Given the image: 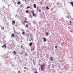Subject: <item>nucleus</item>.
<instances>
[{
  "mask_svg": "<svg viewBox=\"0 0 73 73\" xmlns=\"http://www.w3.org/2000/svg\"><path fill=\"white\" fill-rule=\"evenodd\" d=\"M44 66L45 64H42L41 66V70H42V71H43L44 70V68H45V67H44Z\"/></svg>",
  "mask_w": 73,
  "mask_h": 73,
  "instance_id": "nucleus-1",
  "label": "nucleus"
},
{
  "mask_svg": "<svg viewBox=\"0 0 73 73\" xmlns=\"http://www.w3.org/2000/svg\"><path fill=\"white\" fill-rule=\"evenodd\" d=\"M31 12L33 14H34V13H35V12L34 11V10H32L31 11Z\"/></svg>",
  "mask_w": 73,
  "mask_h": 73,
  "instance_id": "nucleus-2",
  "label": "nucleus"
},
{
  "mask_svg": "<svg viewBox=\"0 0 73 73\" xmlns=\"http://www.w3.org/2000/svg\"><path fill=\"white\" fill-rule=\"evenodd\" d=\"M12 23L13 25H14V24H15V21H12Z\"/></svg>",
  "mask_w": 73,
  "mask_h": 73,
  "instance_id": "nucleus-3",
  "label": "nucleus"
},
{
  "mask_svg": "<svg viewBox=\"0 0 73 73\" xmlns=\"http://www.w3.org/2000/svg\"><path fill=\"white\" fill-rule=\"evenodd\" d=\"M43 38L44 39V41L45 42L46 41V38Z\"/></svg>",
  "mask_w": 73,
  "mask_h": 73,
  "instance_id": "nucleus-4",
  "label": "nucleus"
},
{
  "mask_svg": "<svg viewBox=\"0 0 73 73\" xmlns=\"http://www.w3.org/2000/svg\"><path fill=\"white\" fill-rule=\"evenodd\" d=\"M34 8H36V4H34Z\"/></svg>",
  "mask_w": 73,
  "mask_h": 73,
  "instance_id": "nucleus-5",
  "label": "nucleus"
},
{
  "mask_svg": "<svg viewBox=\"0 0 73 73\" xmlns=\"http://www.w3.org/2000/svg\"><path fill=\"white\" fill-rule=\"evenodd\" d=\"M46 36H48L49 35V33H48L47 32H46Z\"/></svg>",
  "mask_w": 73,
  "mask_h": 73,
  "instance_id": "nucleus-6",
  "label": "nucleus"
},
{
  "mask_svg": "<svg viewBox=\"0 0 73 73\" xmlns=\"http://www.w3.org/2000/svg\"><path fill=\"white\" fill-rule=\"evenodd\" d=\"M33 16H34V17H36V14H34H34H33Z\"/></svg>",
  "mask_w": 73,
  "mask_h": 73,
  "instance_id": "nucleus-7",
  "label": "nucleus"
},
{
  "mask_svg": "<svg viewBox=\"0 0 73 73\" xmlns=\"http://www.w3.org/2000/svg\"><path fill=\"white\" fill-rule=\"evenodd\" d=\"M50 60H51V61H53V57H51L50 58Z\"/></svg>",
  "mask_w": 73,
  "mask_h": 73,
  "instance_id": "nucleus-8",
  "label": "nucleus"
},
{
  "mask_svg": "<svg viewBox=\"0 0 73 73\" xmlns=\"http://www.w3.org/2000/svg\"><path fill=\"white\" fill-rule=\"evenodd\" d=\"M12 36L13 37H15V35H14V34H12Z\"/></svg>",
  "mask_w": 73,
  "mask_h": 73,
  "instance_id": "nucleus-9",
  "label": "nucleus"
},
{
  "mask_svg": "<svg viewBox=\"0 0 73 73\" xmlns=\"http://www.w3.org/2000/svg\"><path fill=\"white\" fill-rule=\"evenodd\" d=\"M17 4L18 5H19V4H20V1H19L17 3Z\"/></svg>",
  "mask_w": 73,
  "mask_h": 73,
  "instance_id": "nucleus-10",
  "label": "nucleus"
},
{
  "mask_svg": "<svg viewBox=\"0 0 73 73\" xmlns=\"http://www.w3.org/2000/svg\"><path fill=\"white\" fill-rule=\"evenodd\" d=\"M32 44V42H30L29 44V45L30 46H31Z\"/></svg>",
  "mask_w": 73,
  "mask_h": 73,
  "instance_id": "nucleus-11",
  "label": "nucleus"
},
{
  "mask_svg": "<svg viewBox=\"0 0 73 73\" xmlns=\"http://www.w3.org/2000/svg\"><path fill=\"white\" fill-rule=\"evenodd\" d=\"M71 5H72V7H73V2H71Z\"/></svg>",
  "mask_w": 73,
  "mask_h": 73,
  "instance_id": "nucleus-12",
  "label": "nucleus"
},
{
  "mask_svg": "<svg viewBox=\"0 0 73 73\" xmlns=\"http://www.w3.org/2000/svg\"><path fill=\"white\" fill-rule=\"evenodd\" d=\"M3 46H4V47H5V48H6V45H5V44H4L3 45Z\"/></svg>",
  "mask_w": 73,
  "mask_h": 73,
  "instance_id": "nucleus-13",
  "label": "nucleus"
},
{
  "mask_svg": "<svg viewBox=\"0 0 73 73\" xmlns=\"http://www.w3.org/2000/svg\"><path fill=\"white\" fill-rule=\"evenodd\" d=\"M46 8L47 9V10L49 9V8H48V7H46Z\"/></svg>",
  "mask_w": 73,
  "mask_h": 73,
  "instance_id": "nucleus-14",
  "label": "nucleus"
},
{
  "mask_svg": "<svg viewBox=\"0 0 73 73\" xmlns=\"http://www.w3.org/2000/svg\"><path fill=\"white\" fill-rule=\"evenodd\" d=\"M25 27H28V25L26 24V25H25Z\"/></svg>",
  "mask_w": 73,
  "mask_h": 73,
  "instance_id": "nucleus-15",
  "label": "nucleus"
},
{
  "mask_svg": "<svg viewBox=\"0 0 73 73\" xmlns=\"http://www.w3.org/2000/svg\"><path fill=\"white\" fill-rule=\"evenodd\" d=\"M2 29H3V30L4 29V27H3L2 28Z\"/></svg>",
  "mask_w": 73,
  "mask_h": 73,
  "instance_id": "nucleus-16",
  "label": "nucleus"
},
{
  "mask_svg": "<svg viewBox=\"0 0 73 73\" xmlns=\"http://www.w3.org/2000/svg\"><path fill=\"white\" fill-rule=\"evenodd\" d=\"M13 52H14V53H15V54H16V52H15V51H14Z\"/></svg>",
  "mask_w": 73,
  "mask_h": 73,
  "instance_id": "nucleus-17",
  "label": "nucleus"
},
{
  "mask_svg": "<svg viewBox=\"0 0 73 73\" xmlns=\"http://www.w3.org/2000/svg\"><path fill=\"white\" fill-rule=\"evenodd\" d=\"M30 8V7L29 6H28L27 7V9H28V8Z\"/></svg>",
  "mask_w": 73,
  "mask_h": 73,
  "instance_id": "nucleus-18",
  "label": "nucleus"
},
{
  "mask_svg": "<svg viewBox=\"0 0 73 73\" xmlns=\"http://www.w3.org/2000/svg\"><path fill=\"white\" fill-rule=\"evenodd\" d=\"M26 13H28V10H27L26 11Z\"/></svg>",
  "mask_w": 73,
  "mask_h": 73,
  "instance_id": "nucleus-19",
  "label": "nucleus"
},
{
  "mask_svg": "<svg viewBox=\"0 0 73 73\" xmlns=\"http://www.w3.org/2000/svg\"><path fill=\"white\" fill-rule=\"evenodd\" d=\"M41 10H39L38 11H39V12H41Z\"/></svg>",
  "mask_w": 73,
  "mask_h": 73,
  "instance_id": "nucleus-20",
  "label": "nucleus"
},
{
  "mask_svg": "<svg viewBox=\"0 0 73 73\" xmlns=\"http://www.w3.org/2000/svg\"><path fill=\"white\" fill-rule=\"evenodd\" d=\"M4 43H5V40H4V41L3 42Z\"/></svg>",
  "mask_w": 73,
  "mask_h": 73,
  "instance_id": "nucleus-21",
  "label": "nucleus"
},
{
  "mask_svg": "<svg viewBox=\"0 0 73 73\" xmlns=\"http://www.w3.org/2000/svg\"><path fill=\"white\" fill-rule=\"evenodd\" d=\"M25 23H27V21H25Z\"/></svg>",
  "mask_w": 73,
  "mask_h": 73,
  "instance_id": "nucleus-22",
  "label": "nucleus"
},
{
  "mask_svg": "<svg viewBox=\"0 0 73 73\" xmlns=\"http://www.w3.org/2000/svg\"><path fill=\"white\" fill-rule=\"evenodd\" d=\"M55 48H56V49H57V46H55Z\"/></svg>",
  "mask_w": 73,
  "mask_h": 73,
  "instance_id": "nucleus-23",
  "label": "nucleus"
},
{
  "mask_svg": "<svg viewBox=\"0 0 73 73\" xmlns=\"http://www.w3.org/2000/svg\"><path fill=\"white\" fill-rule=\"evenodd\" d=\"M25 32H23V33H22V34H24V33Z\"/></svg>",
  "mask_w": 73,
  "mask_h": 73,
  "instance_id": "nucleus-24",
  "label": "nucleus"
},
{
  "mask_svg": "<svg viewBox=\"0 0 73 73\" xmlns=\"http://www.w3.org/2000/svg\"><path fill=\"white\" fill-rule=\"evenodd\" d=\"M28 1H30V0H27Z\"/></svg>",
  "mask_w": 73,
  "mask_h": 73,
  "instance_id": "nucleus-25",
  "label": "nucleus"
},
{
  "mask_svg": "<svg viewBox=\"0 0 73 73\" xmlns=\"http://www.w3.org/2000/svg\"><path fill=\"white\" fill-rule=\"evenodd\" d=\"M33 49L32 48L31 49V50H33Z\"/></svg>",
  "mask_w": 73,
  "mask_h": 73,
  "instance_id": "nucleus-26",
  "label": "nucleus"
},
{
  "mask_svg": "<svg viewBox=\"0 0 73 73\" xmlns=\"http://www.w3.org/2000/svg\"><path fill=\"white\" fill-rule=\"evenodd\" d=\"M18 73H20V71H19V72H18Z\"/></svg>",
  "mask_w": 73,
  "mask_h": 73,
  "instance_id": "nucleus-27",
  "label": "nucleus"
},
{
  "mask_svg": "<svg viewBox=\"0 0 73 73\" xmlns=\"http://www.w3.org/2000/svg\"><path fill=\"white\" fill-rule=\"evenodd\" d=\"M70 24H71V23H72V22H71V21H70Z\"/></svg>",
  "mask_w": 73,
  "mask_h": 73,
  "instance_id": "nucleus-28",
  "label": "nucleus"
},
{
  "mask_svg": "<svg viewBox=\"0 0 73 73\" xmlns=\"http://www.w3.org/2000/svg\"><path fill=\"white\" fill-rule=\"evenodd\" d=\"M35 73H37V72L36 71V72H35Z\"/></svg>",
  "mask_w": 73,
  "mask_h": 73,
  "instance_id": "nucleus-29",
  "label": "nucleus"
},
{
  "mask_svg": "<svg viewBox=\"0 0 73 73\" xmlns=\"http://www.w3.org/2000/svg\"><path fill=\"white\" fill-rule=\"evenodd\" d=\"M25 19H26V20H27V18H25Z\"/></svg>",
  "mask_w": 73,
  "mask_h": 73,
  "instance_id": "nucleus-30",
  "label": "nucleus"
},
{
  "mask_svg": "<svg viewBox=\"0 0 73 73\" xmlns=\"http://www.w3.org/2000/svg\"><path fill=\"white\" fill-rule=\"evenodd\" d=\"M2 47H4V46H2Z\"/></svg>",
  "mask_w": 73,
  "mask_h": 73,
  "instance_id": "nucleus-31",
  "label": "nucleus"
},
{
  "mask_svg": "<svg viewBox=\"0 0 73 73\" xmlns=\"http://www.w3.org/2000/svg\"><path fill=\"white\" fill-rule=\"evenodd\" d=\"M29 41H31V40L30 39H29Z\"/></svg>",
  "mask_w": 73,
  "mask_h": 73,
  "instance_id": "nucleus-32",
  "label": "nucleus"
},
{
  "mask_svg": "<svg viewBox=\"0 0 73 73\" xmlns=\"http://www.w3.org/2000/svg\"><path fill=\"white\" fill-rule=\"evenodd\" d=\"M4 7H3V9H4Z\"/></svg>",
  "mask_w": 73,
  "mask_h": 73,
  "instance_id": "nucleus-33",
  "label": "nucleus"
},
{
  "mask_svg": "<svg viewBox=\"0 0 73 73\" xmlns=\"http://www.w3.org/2000/svg\"><path fill=\"white\" fill-rule=\"evenodd\" d=\"M31 40H32V41H33V40H32V39H31Z\"/></svg>",
  "mask_w": 73,
  "mask_h": 73,
  "instance_id": "nucleus-34",
  "label": "nucleus"
},
{
  "mask_svg": "<svg viewBox=\"0 0 73 73\" xmlns=\"http://www.w3.org/2000/svg\"><path fill=\"white\" fill-rule=\"evenodd\" d=\"M0 27H2V26H0Z\"/></svg>",
  "mask_w": 73,
  "mask_h": 73,
  "instance_id": "nucleus-35",
  "label": "nucleus"
},
{
  "mask_svg": "<svg viewBox=\"0 0 73 73\" xmlns=\"http://www.w3.org/2000/svg\"><path fill=\"white\" fill-rule=\"evenodd\" d=\"M23 41H21V42H22Z\"/></svg>",
  "mask_w": 73,
  "mask_h": 73,
  "instance_id": "nucleus-36",
  "label": "nucleus"
},
{
  "mask_svg": "<svg viewBox=\"0 0 73 73\" xmlns=\"http://www.w3.org/2000/svg\"><path fill=\"white\" fill-rule=\"evenodd\" d=\"M33 50H34L35 49L34 48H33Z\"/></svg>",
  "mask_w": 73,
  "mask_h": 73,
  "instance_id": "nucleus-37",
  "label": "nucleus"
},
{
  "mask_svg": "<svg viewBox=\"0 0 73 73\" xmlns=\"http://www.w3.org/2000/svg\"><path fill=\"white\" fill-rule=\"evenodd\" d=\"M47 58H48V56H47Z\"/></svg>",
  "mask_w": 73,
  "mask_h": 73,
  "instance_id": "nucleus-38",
  "label": "nucleus"
},
{
  "mask_svg": "<svg viewBox=\"0 0 73 73\" xmlns=\"http://www.w3.org/2000/svg\"><path fill=\"white\" fill-rule=\"evenodd\" d=\"M67 18H69V17H68Z\"/></svg>",
  "mask_w": 73,
  "mask_h": 73,
  "instance_id": "nucleus-39",
  "label": "nucleus"
},
{
  "mask_svg": "<svg viewBox=\"0 0 73 73\" xmlns=\"http://www.w3.org/2000/svg\"><path fill=\"white\" fill-rule=\"evenodd\" d=\"M37 10L38 11V9H37Z\"/></svg>",
  "mask_w": 73,
  "mask_h": 73,
  "instance_id": "nucleus-40",
  "label": "nucleus"
}]
</instances>
